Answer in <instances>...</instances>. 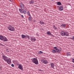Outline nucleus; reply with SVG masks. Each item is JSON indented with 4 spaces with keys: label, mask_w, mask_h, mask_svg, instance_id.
Segmentation results:
<instances>
[{
    "label": "nucleus",
    "mask_w": 74,
    "mask_h": 74,
    "mask_svg": "<svg viewBox=\"0 0 74 74\" xmlns=\"http://www.w3.org/2000/svg\"><path fill=\"white\" fill-rule=\"evenodd\" d=\"M2 69V66H0V69Z\"/></svg>",
    "instance_id": "obj_36"
},
{
    "label": "nucleus",
    "mask_w": 74,
    "mask_h": 74,
    "mask_svg": "<svg viewBox=\"0 0 74 74\" xmlns=\"http://www.w3.org/2000/svg\"><path fill=\"white\" fill-rule=\"evenodd\" d=\"M10 1H11V0H9Z\"/></svg>",
    "instance_id": "obj_40"
},
{
    "label": "nucleus",
    "mask_w": 74,
    "mask_h": 74,
    "mask_svg": "<svg viewBox=\"0 0 74 74\" xmlns=\"http://www.w3.org/2000/svg\"><path fill=\"white\" fill-rule=\"evenodd\" d=\"M34 1L33 0H31L29 2V3L30 4H34Z\"/></svg>",
    "instance_id": "obj_15"
},
{
    "label": "nucleus",
    "mask_w": 74,
    "mask_h": 74,
    "mask_svg": "<svg viewBox=\"0 0 74 74\" xmlns=\"http://www.w3.org/2000/svg\"><path fill=\"white\" fill-rule=\"evenodd\" d=\"M3 41H7L8 39L5 37L3 38Z\"/></svg>",
    "instance_id": "obj_16"
},
{
    "label": "nucleus",
    "mask_w": 74,
    "mask_h": 74,
    "mask_svg": "<svg viewBox=\"0 0 74 74\" xmlns=\"http://www.w3.org/2000/svg\"><path fill=\"white\" fill-rule=\"evenodd\" d=\"M54 49H55L57 51V53H60V51L61 50H60V49H58L57 48V47H55L54 48Z\"/></svg>",
    "instance_id": "obj_7"
},
{
    "label": "nucleus",
    "mask_w": 74,
    "mask_h": 74,
    "mask_svg": "<svg viewBox=\"0 0 74 74\" xmlns=\"http://www.w3.org/2000/svg\"><path fill=\"white\" fill-rule=\"evenodd\" d=\"M41 62L42 63H44L45 64H47L48 61L46 60H44V59L42 60Z\"/></svg>",
    "instance_id": "obj_10"
},
{
    "label": "nucleus",
    "mask_w": 74,
    "mask_h": 74,
    "mask_svg": "<svg viewBox=\"0 0 74 74\" xmlns=\"http://www.w3.org/2000/svg\"><path fill=\"white\" fill-rule=\"evenodd\" d=\"M32 16H29V18H28V19L29 21H32Z\"/></svg>",
    "instance_id": "obj_23"
},
{
    "label": "nucleus",
    "mask_w": 74,
    "mask_h": 74,
    "mask_svg": "<svg viewBox=\"0 0 74 74\" xmlns=\"http://www.w3.org/2000/svg\"><path fill=\"white\" fill-rule=\"evenodd\" d=\"M73 67L74 68V66H73Z\"/></svg>",
    "instance_id": "obj_43"
},
{
    "label": "nucleus",
    "mask_w": 74,
    "mask_h": 74,
    "mask_svg": "<svg viewBox=\"0 0 74 74\" xmlns=\"http://www.w3.org/2000/svg\"><path fill=\"white\" fill-rule=\"evenodd\" d=\"M3 38H4V37H3V36H0V40H3Z\"/></svg>",
    "instance_id": "obj_20"
},
{
    "label": "nucleus",
    "mask_w": 74,
    "mask_h": 74,
    "mask_svg": "<svg viewBox=\"0 0 74 74\" xmlns=\"http://www.w3.org/2000/svg\"><path fill=\"white\" fill-rule=\"evenodd\" d=\"M25 38H28V39H30V38L29 35L25 36Z\"/></svg>",
    "instance_id": "obj_25"
},
{
    "label": "nucleus",
    "mask_w": 74,
    "mask_h": 74,
    "mask_svg": "<svg viewBox=\"0 0 74 74\" xmlns=\"http://www.w3.org/2000/svg\"><path fill=\"white\" fill-rule=\"evenodd\" d=\"M6 51H7V52H9V51H8V50H6Z\"/></svg>",
    "instance_id": "obj_38"
},
{
    "label": "nucleus",
    "mask_w": 74,
    "mask_h": 74,
    "mask_svg": "<svg viewBox=\"0 0 74 74\" xmlns=\"http://www.w3.org/2000/svg\"><path fill=\"white\" fill-rule=\"evenodd\" d=\"M6 62H7V63L9 64H11V60L10 58H8L5 61Z\"/></svg>",
    "instance_id": "obj_4"
},
{
    "label": "nucleus",
    "mask_w": 74,
    "mask_h": 74,
    "mask_svg": "<svg viewBox=\"0 0 74 74\" xmlns=\"http://www.w3.org/2000/svg\"><path fill=\"white\" fill-rule=\"evenodd\" d=\"M11 66H12V67H14V65L13 64H11Z\"/></svg>",
    "instance_id": "obj_32"
},
{
    "label": "nucleus",
    "mask_w": 74,
    "mask_h": 74,
    "mask_svg": "<svg viewBox=\"0 0 74 74\" xmlns=\"http://www.w3.org/2000/svg\"><path fill=\"white\" fill-rule=\"evenodd\" d=\"M2 57L3 58V59L5 61H6L7 60V59L8 58L7 57L5 56V55H3Z\"/></svg>",
    "instance_id": "obj_6"
},
{
    "label": "nucleus",
    "mask_w": 74,
    "mask_h": 74,
    "mask_svg": "<svg viewBox=\"0 0 74 74\" xmlns=\"http://www.w3.org/2000/svg\"><path fill=\"white\" fill-rule=\"evenodd\" d=\"M30 12H29V11H27V14L29 16H31V15H30Z\"/></svg>",
    "instance_id": "obj_18"
},
{
    "label": "nucleus",
    "mask_w": 74,
    "mask_h": 74,
    "mask_svg": "<svg viewBox=\"0 0 74 74\" xmlns=\"http://www.w3.org/2000/svg\"><path fill=\"white\" fill-rule=\"evenodd\" d=\"M50 66H51V68H52V69H55V68H54V66H55V65L53 63H51L50 64Z\"/></svg>",
    "instance_id": "obj_11"
},
{
    "label": "nucleus",
    "mask_w": 74,
    "mask_h": 74,
    "mask_svg": "<svg viewBox=\"0 0 74 74\" xmlns=\"http://www.w3.org/2000/svg\"><path fill=\"white\" fill-rule=\"evenodd\" d=\"M34 21V22H36V20H34V21Z\"/></svg>",
    "instance_id": "obj_39"
},
{
    "label": "nucleus",
    "mask_w": 74,
    "mask_h": 74,
    "mask_svg": "<svg viewBox=\"0 0 74 74\" xmlns=\"http://www.w3.org/2000/svg\"><path fill=\"white\" fill-rule=\"evenodd\" d=\"M66 25H67L66 24H64V23H62V24L60 26V27H66Z\"/></svg>",
    "instance_id": "obj_12"
},
{
    "label": "nucleus",
    "mask_w": 74,
    "mask_h": 74,
    "mask_svg": "<svg viewBox=\"0 0 74 74\" xmlns=\"http://www.w3.org/2000/svg\"><path fill=\"white\" fill-rule=\"evenodd\" d=\"M47 35H49V36H51V33L50 32H48L47 33Z\"/></svg>",
    "instance_id": "obj_19"
},
{
    "label": "nucleus",
    "mask_w": 74,
    "mask_h": 74,
    "mask_svg": "<svg viewBox=\"0 0 74 74\" xmlns=\"http://www.w3.org/2000/svg\"><path fill=\"white\" fill-rule=\"evenodd\" d=\"M38 71H41L42 70L41 69H39L38 70Z\"/></svg>",
    "instance_id": "obj_34"
},
{
    "label": "nucleus",
    "mask_w": 74,
    "mask_h": 74,
    "mask_svg": "<svg viewBox=\"0 0 74 74\" xmlns=\"http://www.w3.org/2000/svg\"><path fill=\"white\" fill-rule=\"evenodd\" d=\"M67 55L68 56H71V53H67Z\"/></svg>",
    "instance_id": "obj_27"
},
{
    "label": "nucleus",
    "mask_w": 74,
    "mask_h": 74,
    "mask_svg": "<svg viewBox=\"0 0 74 74\" xmlns=\"http://www.w3.org/2000/svg\"><path fill=\"white\" fill-rule=\"evenodd\" d=\"M21 17H22L23 18H24V16H23V15H21Z\"/></svg>",
    "instance_id": "obj_33"
},
{
    "label": "nucleus",
    "mask_w": 74,
    "mask_h": 74,
    "mask_svg": "<svg viewBox=\"0 0 74 74\" xmlns=\"http://www.w3.org/2000/svg\"><path fill=\"white\" fill-rule=\"evenodd\" d=\"M18 67V69H20V70H23V66L21 64H19Z\"/></svg>",
    "instance_id": "obj_9"
},
{
    "label": "nucleus",
    "mask_w": 74,
    "mask_h": 74,
    "mask_svg": "<svg viewBox=\"0 0 74 74\" xmlns=\"http://www.w3.org/2000/svg\"><path fill=\"white\" fill-rule=\"evenodd\" d=\"M53 28H54V29H56V27H55V25H54V26H53Z\"/></svg>",
    "instance_id": "obj_31"
},
{
    "label": "nucleus",
    "mask_w": 74,
    "mask_h": 74,
    "mask_svg": "<svg viewBox=\"0 0 74 74\" xmlns=\"http://www.w3.org/2000/svg\"><path fill=\"white\" fill-rule=\"evenodd\" d=\"M72 39H74V36L72 38Z\"/></svg>",
    "instance_id": "obj_37"
},
{
    "label": "nucleus",
    "mask_w": 74,
    "mask_h": 74,
    "mask_svg": "<svg viewBox=\"0 0 74 74\" xmlns=\"http://www.w3.org/2000/svg\"><path fill=\"white\" fill-rule=\"evenodd\" d=\"M72 62H73V63H74V58H72V60H71Z\"/></svg>",
    "instance_id": "obj_28"
},
{
    "label": "nucleus",
    "mask_w": 74,
    "mask_h": 74,
    "mask_svg": "<svg viewBox=\"0 0 74 74\" xmlns=\"http://www.w3.org/2000/svg\"><path fill=\"white\" fill-rule=\"evenodd\" d=\"M32 62L34 63H35L36 64H38V61L37 59L36 58H34L31 59Z\"/></svg>",
    "instance_id": "obj_2"
},
{
    "label": "nucleus",
    "mask_w": 74,
    "mask_h": 74,
    "mask_svg": "<svg viewBox=\"0 0 74 74\" xmlns=\"http://www.w3.org/2000/svg\"><path fill=\"white\" fill-rule=\"evenodd\" d=\"M20 6L22 10H24V5L22 3H20Z\"/></svg>",
    "instance_id": "obj_5"
},
{
    "label": "nucleus",
    "mask_w": 74,
    "mask_h": 74,
    "mask_svg": "<svg viewBox=\"0 0 74 74\" xmlns=\"http://www.w3.org/2000/svg\"><path fill=\"white\" fill-rule=\"evenodd\" d=\"M13 62L14 64H16V65H18V64H19L18 63V61L17 60H14Z\"/></svg>",
    "instance_id": "obj_13"
},
{
    "label": "nucleus",
    "mask_w": 74,
    "mask_h": 74,
    "mask_svg": "<svg viewBox=\"0 0 74 74\" xmlns=\"http://www.w3.org/2000/svg\"><path fill=\"white\" fill-rule=\"evenodd\" d=\"M24 11H27V9H26Z\"/></svg>",
    "instance_id": "obj_35"
},
{
    "label": "nucleus",
    "mask_w": 74,
    "mask_h": 74,
    "mask_svg": "<svg viewBox=\"0 0 74 74\" xmlns=\"http://www.w3.org/2000/svg\"><path fill=\"white\" fill-rule=\"evenodd\" d=\"M1 45H3V44H1Z\"/></svg>",
    "instance_id": "obj_41"
},
{
    "label": "nucleus",
    "mask_w": 74,
    "mask_h": 74,
    "mask_svg": "<svg viewBox=\"0 0 74 74\" xmlns=\"http://www.w3.org/2000/svg\"><path fill=\"white\" fill-rule=\"evenodd\" d=\"M21 37L22 38H25L26 37V36H25V35L22 34L21 35Z\"/></svg>",
    "instance_id": "obj_22"
},
{
    "label": "nucleus",
    "mask_w": 74,
    "mask_h": 74,
    "mask_svg": "<svg viewBox=\"0 0 74 74\" xmlns=\"http://www.w3.org/2000/svg\"><path fill=\"white\" fill-rule=\"evenodd\" d=\"M23 13H24V14H26L27 13V11H25L24 10L23 11Z\"/></svg>",
    "instance_id": "obj_29"
},
{
    "label": "nucleus",
    "mask_w": 74,
    "mask_h": 74,
    "mask_svg": "<svg viewBox=\"0 0 74 74\" xmlns=\"http://www.w3.org/2000/svg\"><path fill=\"white\" fill-rule=\"evenodd\" d=\"M59 10L60 11H63V10H64V8H63V7L62 6H61L59 8Z\"/></svg>",
    "instance_id": "obj_14"
},
{
    "label": "nucleus",
    "mask_w": 74,
    "mask_h": 74,
    "mask_svg": "<svg viewBox=\"0 0 74 74\" xmlns=\"http://www.w3.org/2000/svg\"><path fill=\"white\" fill-rule=\"evenodd\" d=\"M51 1H53V0H51Z\"/></svg>",
    "instance_id": "obj_42"
},
{
    "label": "nucleus",
    "mask_w": 74,
    "mask_h": 74,
    "mask_svg": "<svg viewBox=\"0 0 74 74\" xmlns=\"http://www.w3.org/2000/svg\"><path fill=\"white\" fill-rule=\"evenodd\" d=\"M39 23H40V25H42L43 24H45V23H44L43 21L42 22L41 21H40Z\"/></svg>",
    "instance_id": "obj_17"
},
{
    "label": "nucleus",
    "mask_w": 74,
    "mask_h": 74,
    "mask_svg": "<svg viewBox=\"0 0 74 74\" xmlns=\"http://www.w3.org/2000/svg\"><path fill=\"white\" fill-rule=\"evenodd\" d=\"M19 11L21 13V14L23 13V11H22V10H21V9H19Z\"/></svg>",
    "instance_id": "obj_26"
},
{
    "label": "nucleus",
    "mask_w": 74,
    "mask_h": 74,
    "mask_svg": "<svg viewBox=\"0 0 74 74\" xmlns=\"http://www.w3.org/2000/svg\"><path fill=\"white\" fill-rule=\"evenodd\" d=\"M38 53L39 54H41V53H42V51H40L39 53Z\"/></svg>",
    "instance_id": "obj_30"
},
{
    "label": "nucleus",
    "mask_w": 74,
    "mask_h": 74,
    "mask_svg": "<svg viewBox=\"0 0 74 74\" xmlns=\"http://www.w3.org/2000/svg\"><path fill=\"white\" fill-rule=\"evenodd\" d=\"M8 28L9 30L12 31V32H14L15 31V28L14 27L10 25H9L8 27Z\"/></svg>",
    "instance_id": "obj_3"
},
{
    "label": "nucleus",
    "mask_w": 74,
    "mask_h": 74,
    "mask_svg": "<svg viewBox=\"0 0 74 74\" xmlns=\"http://www.w3.org/2000/svg\"><path fill=\"white\" fill-rule=\"evenodd\" d=\"M57 4L58 5H62V3L60 2H58Z\"/></svg>",
    "instance_id": "obj_21"
},
{
    "label": "nucleus",
    "mask_w": 74,
    "mask_h": 74,
    "mask_svg": "<svg viewBox=\"0 0 74 74\" xmlns=\"http://www.w3.org/2000/svg\"><path fill=\"white\" fill-rule=\"evenodd\" d=\"M31 40L32 42H34L36 40V39L34 37H32L31 38Z\"/></svg>",
    "instance_id": "obj_8"
},
{
    "label": "nucleus",
    "mask_w": 74,
    "mask_h": 74,
    "mask_svg": "<svg viewBox=\"0 0 74 74\" xmlns=\"http://www.w3.org/2000/svg\"><path fill=\"white\" fill-rule=\"evenodd\" d=\"M60 34L62 36H69V34L68 32L64 31H62L61 32Z\"/></svg>",
    "instance_id": "obj_1"
},
{
    "label": "nucleus",
    "mask_w": 74,
    "mask_h": 74,
    "mask_svg": "<svg viewBox=\"0 0 74 74\" xmlns=\"http://www.w3.org/2000/svg\"><path fill=\"white\" fill-rule=\"evenodd\" d=\"M52 52H53V53H56V50H52Z\"/></svg>",
    "instance_id": "obj_24"
}]
</instances>
